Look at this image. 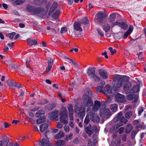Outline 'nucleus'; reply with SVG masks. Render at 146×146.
Returning <instances> with one entry per match:
<instances>
[{"label": "nucleus", "mask_w": 146, "mask_h": 146, "mask_svg": "<svg viewBox=\"0 0 146 146\" xmlns=\"http://www.w3.org/2000/svg\"><path fill=\"white\" fill-rule=\"evenodd\" d=\"M129 77L126 76H122L116 75L115 77V81L113 83V87H111L109 85H106L105 86L104 90L111 96L114 95L115 89V88H119L123 85V90L125 91H128L130 92L131 90V84L129 81Z\"/></svg>", "instance_id": "obj_1"}, {"label": "nucleus", "mask_w": 146, "mask_h": 146, "mask_svg": "<svg viewBox=\"0 0 146 146\" xmlns=\"http://www.w3.org/2000/svg\"><path fill=\"white\" fill-rule=\"evenodd\" d=\"M26 9L27 11L33 15H37L41 14L43 15H46V13H45L44 14H42L44 11V9L40 7H36L29 5L27 6Z\"/></svg>", "instance_id": "obj_2"}, {"label": "nucleus", "mask_w": 146, "mask_h": 146, "mask_svg": "<svg viewBox=\"0 0 146 146\" xmlns=\"http://www.w3.org/2000/svg\"><path fill=\"white\" fill-rule=\"evenodd\" d=\"M75 111L77 113V116L81 120H83L85 114V110L82 107H79L77 106H74Z\"/></svg>", "instance_id": "obj_3"}, {"label": "nucleus", "mask_w": 146, "mask_h": 146, "mask_svg": "<svg viewBox=\"0 0 146 146\" xmlns=\"http://www.w3.org/2000/svg\"><path fill=\"white\" fill-rule=\"evenodd\" d=\"M68 111L66 109L61 111L60 113V121L62 123L67 124L68 123V121L67 120L68 118Z\"/></svg>", "instance_id": "obj_4"}, {"label": "nucleus", "mask_w": 146, "mask_h": 146, "mask_svg": "<svg viewBox=\"0 0 146 146\" xmlns=\"http://www.w3.org/2000/svg\"><path fill=\"white\" fill-rule=\"evenodd\" d=\"M100 115L102 118L106 117L108 119L110 117L111 114L109 109L108 108H104L100 109Z\"/></svg>", "instance_id": "obj_5"}, {"label": "nucleus", "mask_w": 146, "mask_h": 146, "mask_svg": "<svg viewBox=\"0 0 146 146\" xmlns=\"http://www.w3.org/2000/svg\"><path fill=\"white\" fill-rule=\"evenodd\" d=\"M90 119L94 122L98 123L100 122V119L98 115L95 113V111H92L90 113Z\"/></svg>", "instance_id": "obj_6"}, {"label": "nucleus", "mask_w": 146, "mask_h": 146, "mask_svg": "<svg viewBox=\"0 0 146 146\" xmlns=\"http://www.w3.org/2000/svg\"><path fill=\"white\" fill-rule=\"evenodd\" d=\"M126 98L129 100H131L133 99L132 101V103L133 104H135L138 101L139 96L137 94H130L126 96Z\"/></svg>", "instance_id": "obj_7"}, {"label": "nucleus", "mask_w": 146, "mask_h": 146, "mask_svg": "<svg viewBox=\"0 0 146 146\" xmlns=\"http://www.w3.org/2000/svg\"><path fill=\"white\" fill-rule=\"evenodd\" d=\"M85 100L83 104L85 106L92 107L93 105V102L91 98L87 95H85Z\"/></svg>", "instance_id": "obj_8"}, {"label": "nucleus", "mask_w": 146, "mask_h": 146, "mask_svg": "<svg viewBox=\"0 0 146 146\" xmlns=\"http://www.w3.org/2000/svg\"><path fill=\"white\" fill-rule=\"evenodd\" d=\"M58 111L56 110H54L53 111L49 113L50 119L52 120H55L56 121L58 120Z\"/></svg>", "instance_id": "obj_9"}, {"label": "nucleus", "mask_w": 146, "mask_h": 146, "mask_svg": "<svg viewBox=\"0 0 146 146\" xmlns=\"http://www.w3.org/2000/svg\"><path fill=\"white\" fill-rule=\"evenodd\" d=\"M115 101L119 103H123L126 102L125 96L120 94L117 93L115 96Z\"/></svg>", "instance_id": "obj_10"}, {"label": "nucleus", "mask_w": 146, "mask_h": 146, "mask_svg": "<svg viewBox=\"0 0 146 146\" xmlns=\"http://www.w3.org/2000/svg\"><path fill=\"white\" fill-rule=\"evenodd\" d=\"M117 25L121 28L124 30H126L128 27V25L126 23L124 22H120L119 21L114 23L112 25V27L115 25Z\"/></svg>", "instance_id": "obj_11"}, {"label": "nucleus", "mask_w": 146, "mask_h": 146, "mask_svg": "<svg viewBox=\"0 0 146 146\" xmlns=\"http://www.w3.org/2000/svg\"><path fill=\"white\" fill-rule=\"evenodd\" d=\"M106 17V14L104 12L101 11L98 13L97 17V19L100 23H103Z\"/></svg>", "instance_id": "obj_12"}, {"label": "nucleus", "mask_w": 146, "mask_h": 146, "mask_svg": "<svg viewBox=\"0 0 146 146\" xmlns=\"http://www.w3.org/2000/svg\"><path fill=\"white\" fill-rule=\"evenodd\" d=\"M86 126L84 124L85 130L88 135L90 136L93 133L94 129L90 124H89L88 126L86 127Z\"/></svg>", "instance_id": "obj_13"}, {"label": "nucleus", "mask_w": 146, "mask_h": 146, "mask_svg": "<svg viewBox=\"0 0 146 146\" xmlns=\"http://www.w3.org/2000/svg\"><path fill=\"white\" fill-rule=\"evenodd\" d=\"M38 144L42 146H52L49 141L44 138L42 139L39 142Z\"/></svg>", "instance_id": "obj_14"}, {"label": "nucleus", "mask_w": 146, "mask_h": 146, "mask_svg": "<svg viewBox=\"0 0 146 146\" xmlns=\"http://www.w3.org/2000/svg\"><path fill=\"white\" fill-rule=\"evenodd\" d=\"M98 72L100 76L103 79H106L108 78L107 73L104 70L99 69Z\"/></svg>", "instance_id": "obj_15"}, {"label": "nucleus", "mask_w": 146, "mask_h": 146, "mask_svg": "<svg viewBox=\"0 0 146 146\" xmlns=\"http://www.w3.org/2000/svg\"><path fill=\"white\" fill-rule=\"evenodd\" d=\"M133 112L132 111H129L125 112V117L127 119H129L130 118L131 116L132 118L134 119L136 117V115H133Z\"/></svg>", "instance_id": "obj_16"}, {"label": "nucleus", "mask_w": 146, "mask_h": 146, "mask_svg": "<svg viewBox=\"0 0 146 146\" xmlns=\"http://www.w3.org/2000/svg\"><path fill=\"white\" fill-rule=\"evenodd\" d=\"M82 24V23H80V22H75L74 25V29L77 31H82V30L81 27V26Z\"/></svg>", "instance_id": "obj_17"}, {"label": "nucleus", "mask_w": 146, "mask_h": 146, "mask_svg": "<svg viewBox=\"0 0 146 146\" xmlns=\"http://www.w3.org/2000/svg\"><path fill=\"white\" fill-rule=\"evenodd\" d=\"M45 111L43 110H40L37 112L36 113L35 116L38 118H45L44 117Z\"/></svg>", "instance_id": "obj_18"}, {"label": "nucleus", "mask_w": 146, "mask_h": 146, "mask_svg": "<svg viewBox=\"0 0 146 146\" xmlns=\"http://www.w3.org/2000/svg\"><path fill=\"white\" fill-rule=\"evenodd\" d=\"M95 69L96 68L94 67H90L88 69L87 73L88 77H90L95 73Z\"/></svg>", "instance_id": "obj_19"}, {"label": "nucleus", "mask_w": 146, "mask_h": 146, "mask_svg": "<svg viewBox=\"0 0 146 146\" xmlns=\"http://www.w3.org/2000/svg\"><path fill=\"white\" fill-rule=\"evenodd\" d=\"M34 4L37 6H40L43 3L47 4V0H33Z\"/></svg>", "instance_id": "obj_20"}, {"label": "nucleus", "mask_w": 146, "mask_h": 146, "mask_svg": "<svg viewBox=\"0 0 146 146\" xmlns=\"http://www.w3.org/2000/svg\"><path fill=\"white\" fill-rule=\"evenodd\" d=\"M100 105V102L98 100L95 101H94V105L92 108V111H97L99 109Z\"/></svg>", "instance_id": "obj_21"}, {"label": "nucleus", "mask_w": 146, "mask_h": 146, "mask_svg": "<svg viewBox=\"0 0 146 146\" xmlns=\"http://www.w3.org/2000/svg\"><path fill=\"white\" fill-rule=\"evenodd\" d=\"M133 126L130 123H128L126 126L125 131V133H129L133 128Z\"/></svg>", "instance_id": "obj_22"}, {"label": "nucleus", "mask_w": 146, "mask_h": 146, "mask_svg": "<svg viewBox=\"0 0 146 146\" xmlns=\"http://www.w3.org/2000/svg\"><path fill=\"white\" fill-rule=\"evenodd\" d=\"M48 125L47 123H43L40 126V131L41 132H44L48 128Z\"/></svg>", "instance_id": "obj_23"}, {"label": "nucleus", "mask_w": 146, "mask_h": 146, "mask_svg": "<svg viewBox=\"0 0 146 146\" xmlns=\"http://www.w3.org/2000/svg\"><path fill=\"white\" fill-rule=\"evenodd\" d=\"M90 79L92 80L93 81H94L96 82H98L100 81L101 79V78L96 75L95 73L93 75L89 77Z\"/></svg>", "instance_id": "obj_24"}, {"label": "nucleus", "mask_w": 146, "mask_h": 146, "mask_svg": "<svg viewBox=\"0 0 146 146\" xmlns=\"http://www.w3.org/2000/svg\"><path fill=\"white\" fill-rule=\"evenodd\" d=\"M123 113L122 111H120L117 114V116H115L113 119V121L114 122H116L119 120V121L120 118L123 115Z\"/></svg>", "instance_id": "obj_25"}, {"label": "nucleus", "mask_w": 146, "mask_h": 146, "mask_svg": "<svg viewBox=\"0 0 146 146\" xmlns=\"http://www.w3.org/2000/svg\"><path fill=\"white\" fill-rule=\"evenodd\" d=\"M116 15L115 13H111L110 15V17L108 19V21L110 23H113L115 21Z\"/></svg>", "instance_id": "obj_26"}, {"label": "nucleus", "mask_w": 146, "mask_h": 146, "mask_svg": "<svg viewBox=\"0 0 146 146\" xmlns=\"http://www.w3.org/2000/svg\"><path fill=\"white\" fill-rule=\"evenodd\" d=\"M46 108L48 110H51L56 106V104L54 103L48 104L46 106Z\"/></svg>", "instance_id": "obj_27"}, {"label": "nucleus", "mask_w": 146, "mask_h": 146, "mask_svg": "<svg viewBox=\"0 0 146 146\" xmlns=\"http://www.w3.org/2000/svg\"><path fill=\"white\" fill-rule=\"evenodd\" d=\"M28 43L31 45H35L37 44V41L35 40H32L31 38L27 39Z\"/></svg>", "instance_id": "obj_28"}, {"label": "nucleus", "mask_w": 146, "mask_h": 146, "mask_svg": "<svg viewBox=\"0 0 146 146\" xmlns=\"http://www.w3.org/2000/svg\"><path fill=\"white\" fill-rule=\"evenodd\" d=\"M8 64L9 66H11L15 70H17L19 68L17 64L13 63L10 60H9Z\"/></svg>", "instance_id": "obj_29"}, {"label": "nucleus", "mask_w": 146, "mask_h": 146, "mask_svg": "<svg viewBox=\"0 0 146 146\" xmlns=\"http://www.w3.org/2000/svg\"><path fill=\"white\" fill-rule=\"evenodd\" d=\"M24 0H17L15 1L12 2V4L15 6H16L17 5H20L22 4L25 2Z\"/></svg>", "instance_id": "obj_30"}, {"label": "nucleus", "mask_w": 146, "mask_h": 146, "mask_svg": "<svg viewBox=\"0 0 146 146\" xmlns=\"http://www.w3.org/2000/svg\"><path fill=\"white\" fill-rule=\"evenodd\" d=\"M139 91V87L138 85H135L131 88V91L134 93L138 92Z\"/></svg>", "instance_id": "obj_31"}, {"label": "nucleus", "mask_w": 146, "mask_h": 146, "mask_svg": "<svg viewBox=\"0 0 146 146\" xmlns=\"http://www.w3.org/2000/svg\"><path fill=\"white\" fill-rule=\"evenodd\" d=\"M65 143V141L60 139H57L56 143V146H61L64 145Z\"/></svg>", "instance_id": "obj_32"}, {"label": "nucleus", "mask_w": 146, "mask_h": 146, "mask_svg": "<svg viewBox=\"0 0 146 146\" xmlns=\"http://www.w3.org/2000/svg\"><path fill=\"white\" fill-rule=\"evenodd\" d=\"M103 27L104 31L106 33L108 32L110 29V26L108 23L105 24L103 26Z\"/></svg>", "instance_id": "obj_33"}, {"label": "nucleus", "mask_w": 146, "mask_h": 146, "mask_svg": "<svg viewBox=\"0 0 146 146\" xmlns=\"http://www.w3.org/2000/svg\"><path fill=\"white\" fill-rule=\"evenodd\" d=\"M64 135V134L62 131H60L56 135L54 136L55 139H57L62 137Z\"/></svg>", "instance_id": "obj_34"}, {"label": "nucleus", "mask_w": 146, "mask_h": 146, "mask_svg": "<svg viewBox=\"0 0 146 146\" xmlns=\"http://www.w3.org/2000/svg\"><path fill=\"white\" fill-rule=\"evenodd\" d=\"M139 131V130H133L131 133V137L132 139L135 138L136 135Z\"/></svg>", "instance_id": "obj_35"}, {"label": "nucleus", "mask_w": 146, "mask_h": 146, "mask_svg": "<svg viewBox=\"0 0 146 146\" xmlns=\"http://www.w3.org/2000/svg\"><path fill=\"white\" fill-rule=\"evenodd\" d=\"M7 83V85L10 87H13L15 84V82L10 79L8 80Z\"/></svg>", "instance_id": "obj_36"}, {"label": "nucleus", "mask_w": 146, "mask_h": 146, "mask_svg": "<svg viewBox=\"0 0 146 146\" xmlns=\"http://www.w3.org/2000/svg\"><path fill=\"white\" fill-rule=\"evenodd\" d=\"M110 108L113 112H115L117 110V105L116 104H112L110 106Z\"/></svg>", "instance_id": "obj_37"}, {"label": "nucleus", "mask_w": 146, "mask_h": 146, "mask_svg": "<svg viewBox=\"0 0 146 146\" xmlns=\"http://www.w3.org/2000/svg\"><path fill=\"white\" fill-rule=\"evenodd\" d=\"M119 122L124 124H126L128 122V120L125 117L122 116L120 118Z\"/></svg>", "instance_id": "obj_38"}, {"label": "nucleus", "mask_w": 146, "mask_h": 146, "mask_svg": "<svg viewBox=\"0 0 146 146\" xmlns=\"http://www.w3.org/2000/svg\"><path fill=\"white\" fill-rule=\"evenodd\" d=\"M16 34L15 32H12L11 33H9L6 35V36L9 37L11 39H12Z\"/></svg>", "instance_id": "obj_39"}, {"label": "nucleus", "mask_w": 146, "mask_h": 146, "mask_svg": "<svg viewBox=\"0 0 146 146\" xmlns=\"http://www.w3.org/2000/svg\"><path fill=\"white\" fill-rule=\"evenodd\" d=\"M145 109V108L142 107V106H140L138 109V116H140V115H141L142 112Z\"/></svg>", "instance_id": "obj_40"}, {"label": "nucleus", "mask_w": 146, "mask_h": 146, "mask_svg": "<svg viewBox=\"0 0 146 146\" xmlns=\"http://www.w3.org/2000/svg\"><path fill=\"white\" fill-rule=\"evenodd\" d=\"M68 108L69 113H73V106L72 104H69Z\"/></svg>", "instance_id": "obj_41"}, {"label": "nucleus", "mask_w": 146, "mask_h": 146, "mask_svg": "<svg viewBox=\"0 0 146 146\" xmlns=\"http://www.w3.org/2000/svg\"><path fill=\"white\" fill-rule=\"evenodd\" d=\"M2 138L4 142L7 144L9 142V138L5 136H3Z\"/></svg>", "instance_id": "obj_42"}, {"label": "nucleus", "mask_w": 146, "mask_h": 146, "mask_svg": "<svg viewBox=\"0 0 146 146\" xmlns=\"http://www.w3.org/2000/svg\"><path fill=\"white\" fill-rule=\"evenodd\" d=\"M103 86H102L100 85L97 87V91L103 93Z\"/></svg>", "instance_id": "obj_43"}, {"label": "nucleus", "mask_w": 146, "mask_h": 146, "mask_svg": "<svg viewBox=\"0 0 146 146\" xmlns=\"http://www.w3.org/2000/svg\"><path fill=\"white\" fill-rule=\"evenodd\" d=\"M45 120V118H40L36 120V123L38 124H39L44 122Z\"/></svg>", "instance_id": "obj_44"}, {"label": "nucleus", "mask_w": 146, "mask_h": 146, "mask_svg": "<svg viewBox=\"0 0 146 146\" xmlns=\"http://www.w3.org/2000/svg\"><path fill=\"white\" fill-rule=\"evenodd\" d=\"M48 102L46 99H43L40 101L38 103L39 105H44L47 104Z\"/></svg>", "instance_id": "obj_45"}, {"label": "nucleus", "mask_w": 146, "mask_h": 146, "mask_svg": "<svg viewBox=\"0 0 146 146\" xmlns=\"http://www.w3.org/2000/svg\"><path fill=\"white\" fill-rule=\"evenodd\" d=\"M121 139L120 138L117 137L115 140L116 146H120Z\"/></svg>", "instance_id": "obj_46"}, {"label": "nucleus", "mask_w": 146, "mask_h": 146, "mask_svg": "<svg viewBox=\"0 0 146 146\" xmlns=\"http://www.w3.org/2000/svg\"><path fill=\"white\" fill-rule=\"evenodd\" d=\"M97 31L98 34L100 36H104V33L101 29L98 28L97 29Z\"/></svg>", "instance_id": "obj_47"}, {"label": "nucleus", "mask_w": 146, "mask_h": 146, "mask_svg": "<svg viewBox=\"0 0 146 146\" xmlns=\"http://www.w3.org/2000/svg\"><path fill=\"white\" fill-rule=\"evenodd\" d=\"M90 121L89 118L88 116H87V115L86 116L84 121V125L85 124L86 126L88 124V123Z\"/></svg>", "instance_id": "obj_48"}, {"label": "nucleus", "mask_w": 146, "mask_h": 146, "mask_svg": "<svg viewBox=\"0 0 146 146\" xmlns=\"http://www.w3.org/2000/svg\"><path fill=\"white\" fill-rule=\"evenodd\" d=\"M134 29L132 25H130L127 31V32L131 34L133 31Z\"/></svg>", "instance_id": "obj_49"}, {"label": "nucleus", "mask_w": 146, "mask_h": 146, "mask_svg": "<svg viewBox=\"0 0 146 146\" xmlns=\"http://www.w3.org/2000/svg\"><path fill=\"white\" fill-rule=\"evenodd\" d=\"M48 66H52L53 63V59L51 58H50L48 60Z\"/></svg>", "instance_id": "obj_50"}, {"label": "nucleus", "mask_w": 146, "mask_h": 146, "mask_svg": "<svg viewBox=\"0 0 146 146\" xmlns=\"http://www.w3.org/2000/svg\"><path fill=\"white\" fill-rule=\"evenodd\" d=\"M67 29L66 27H62L61 28L60 32L61 33H64L67 31Z\"/></svg>", "instance_id": "obj_51"}, {"label": "nucleus", "mask_w": 146, "mask_h": 146, "mask_svg": "<svg viewBox=\"0 0 146 146\" xmlns=\"http://www.w3.org/2000/svg\"><path fill=\"white\" fill-rule=\"evenodd\" d=\"M72 134L70 133L69 135H66V140L68 139L70 140L72 139Z\"/></svg>", "instance_id": "obj_52"}, {"label": "nucleus", "mask_w": 146, "mask_h": 146, "mask_svg": "<svg viewBox=\"0 0 146 146\" xmlns=\"http://www.w3.org/2000/svg\"><path fill=\"white\" fill-rule=\"evenodd\" d=\"M52 66H48L46 67V71L44 72V74H46L50 71L51 69Z\"/></svg>", "instance_id": "obj_53"}, {"label": "nucleus", "mask_w": 146, "mask_h": 146, "mask_svg": "<svg viewBox=\"0 0 146 146\" xmlns=\"http://www.w3.org/2000/svg\"><path fill=\"white\" fill-rule=\"evenodd\" d=\"M51 16L52 18H53L54 19L56 20L57 21V19H58V16L57 15H56V13H53L51 15Z\"/></svg>", "instance_id": "obj_54"}, {"label": "nucleus", "mask_w": 146, "mask_h": 146, "mask_svg": "<svg viewBox=\"0 0 146 146\" xmlns=\"http://www.w3.org/2000/svg\"><path fill=\"white\" fill-rule=\"evenodd\" d=\"M50 133V131L49 130H46L45 131L44 133V135L45 137L47 139H48V137H47V135H48V134Z\"/></svg>", "instance_id": "obj_55"}, {"label": "nucleus", "mask_w": 146, "mask_h": 146, "mask_svg": "<svg viewBox=\"0 0 146 146\" xmlns=\"http://www.w3.org/2000/svg\"><path fill=\"white\" fill-rule=\"evenodd\" d=\"M89 21L87 18H84L83 21V23L84 25H86L89 23Z\"/></svg>", "instance_id": "obj_56"}, {"label": "nucleus", "mask_w": 146, "mask_h": 146, "mask_svg": "<svg viewBox=\"0 0 146 146\" xmlns=\"http://www.w3.org/2000/svg\"><path fill=\"white\" fill-rule=\"evenodd\" d=\"M58 6V4L57 3L54 2L52 5L51 6V7L53 9L54 8V10Z\"/></svg>", "instance_id": "obj_57"}, {"label": "nucleus", "mask_w": 146, "mask_h": 146, "mask_svg": "<svg viewBox=\"0 0 146 146\" xmlns=\"http://www.w3.org/2000/svg\"><path fill=\"white\" fill-rule=\"evenodd\" d=\"M124 128L123 127H120L118 129L119 133L120 134L122 133L124 131Z\"/></svg>", "instance_id": "obj_58"}, {"label": "nucleus", "mask_w": 146, "mask_h": 146, "mask_svg": "<svg viewBox=\"0 0 146 146\" xmlns=\"http://www.w3.org/2000/svg\"><path fill=\"white\" fill-rule=\"evenodd\" d=\"M115 127V125H113L112 126L110 129V132L111 133H112L114 130Z\"/></svg>", "instance_id": "obj_59"}, {"label": "nucleus", "mask_w": 146, "mask_h": 146, "mask_svg": "<svg viewBox=\"0 0 146 146\" xmlns=\"http://www.w3.org/2000/svg\"><path fill=\"white\" fill-rule=\"evenodd\" d=\"M130 33H128L127 31L124 33V35L123 36V38L124 39H125L127 38L128 35H130Z\"/></svg>", "instance_id": "obj_60"}, {"label": "nucleus", "mask_w": 146, "mask_h": 146, "mask_svg": "<svg viewBox=\"0 0 146 146\" xmlns=\"http://www.w3.org/2000/svg\"><path fill=\"white\" fill-rule=\"evenodd\" d=\"M73 65L76 68H78V63L76 62L75 61H73L72 59L70 61Z\"/></svg>", "instance_id": "obj_61"}, {"label": "nucleus", "mask_w": 146, "mask_h": 146, "mask_svg": "<svg viewBox=\"0 0 146 146\" xmlns=\"http://www.w3.org/2000/svg\"><path fill=\"white\" fill-rule=\"evenodd\" d=\"M123 124L122 123L119 122L118 123L115 125L116 129H117L120 127L123 126Z\"/></svg>", "instance_id": "obj_62"}, {"label": "nucleus", "mask_w": 146, "mask_h": 146, "mask_svg": "<svg viewBox=\"0 0 146 146\" xmlns=\"http://www.w3.org/2000/svg\"><path fill=\"white\" fill-rule=\"evenodd\" d=\"M64 130L66 132H68L70 130V128L68 125H65L64 126Z\"/></svg>", "instance_id": "obj_63"}, {"label": "nucleus", "mask_w": 146, "mask_h": 146, "mask_svg": "<svg viewBox=\"0 0 146 146\" xmlns=\"http://www.w3.org/2000/svg\"><path fill=\"white\" fill-rule=\"evenodd\" d=\"M54 9H53L52 7H50L49 11L48 13V15H50L54 11Z\"/></svg>", "instance_id": "obj_64"}]
</instances>
